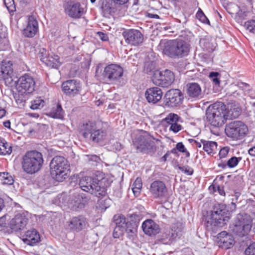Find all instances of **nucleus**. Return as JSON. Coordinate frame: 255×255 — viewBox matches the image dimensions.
<instances>
[{
    "label": "nucleus",
    "mask_w": 255,
    "mask_h": 255,
    "mask_svg": "<svg viewBox=\"0 0 255 255\" xmlns=\"http://www.w3.org/2000/svg\"><path fill=\"white\" fill-rule=\"evenodd\" d=\"M158 49L167 56L172 58H179L188 55L190 46L182 40H161Z\"/></svg>",
    "instance_id": "1"
},
{
    "label": "nucleus",
    "mask_w": 255,
    "mask_h": 255,
    "mask_svg": "<svg viewBox=\"0 0 255 255\" xmlns=\"http://www.w3.org/2000/svg\"><path fill=\"white\" fill-rule=\"evenodd\" d=\"M42 153L37 150L27 151L22 156V169L27 174H33L38 172L43 164Z\"/></svg>",
    "instance_id": "2"
},
{
    "label": "nucleus",
    "mask_w": 255,
    "mask_h": 255,
    "mask_svg": "<svg viewBox=\"0 0 255 255\" xmlns=\"http://www.w3.org/2000/svg\"><path fill=\"white\" fill-rule=\"evenodd\" d=\"M227 209L225 205L216 204L213 206L211 214L206 219V227L208 230L215 231L219 227L226 224L225 216Z\"/></svg>",
    "instance_id": "3"
},
{
    "label": "nucleus",
    "mask_w": 255,
    "mask_h": 255,
    "mask_svg": "<svg viewBox=\"0 0 255 255\" xmlns=\"http://www.w3.org/2000/svg\"><path fill=\"white\" fill-rule=\"evenodd\" d=\"M253 227V219L245 213L238 214L230 225V231L235 235L243 237L247 235Z\"/></svg>",
    "instance_id": "4"
},
{
    "label": "nucleus",
    "mask_w": 255,
    "mask_h": 255,
    "mask_svg": "<svg viewBox=\"0 0 255 255\" xmlns=\"http://www.w3.org/2000/svg\"><path fill=\"white\" fill-rule=\"evenodd\" d=\"M49 166L51 176L55 180L62 182L68 177L69 165L64 157L55 156L51 160Z\"/></svg>",
    "instance_id": "5"
},
{
    "label": "nucleus",
    "mask_w": 255,
    "mask_h": 255,
    "mask_svg": "<svg viewBox=\"0 0 255 255\" xmlns=\"http://www.w3.org/2000/svg\"><path fill=\"white\" fill-rule=\"evenodd\" d=\"M124 70L123 68L118 64H111L102 68V65L97 66L96 76L100 79L107 82L114 83L120 80L123 76Z\"/></svg>",
    "instance_id": "6"
},
{
    "label": "nucleus",
    "mask_w": 255,
    "mask_h": 255,
    "mask_svg": "<svg viewBox=\"0 0 255 255\" xmlns=\"http://www.w3.org/2000/svg\"><path fill=\"white\" fill-rule=\"evenodd\" d=\"M225 111V106L222 102L211 105L206 111L208 121L215 127L222 126L227 120Z\"/></svg>",
    "instance_id": "7"
},
{
    "label": "nucleus",
    "mask_w": 255,
    "mask_h": 255,
    "mask_svg": "<svg viewBox=\"0 0 255 255\" xmlns=\"http://www.w3.org/2000/svg\"><path fill=\"white\" fill-rule=\"evenodd\" d=\"M80 130L85 138L95 142L103 140L107 135L105 130L98 128L96 124L91 121L83 123L80 126Z\"/></svg>",
    "instance_id": "8"
},
{
    "label": "nucleus",
    "mask_w": 255,
    "mask_h": 255,
    "mask_svg": "<svg viewBox=\"0 0 255 255\" xmlns=\"http://www.w3.org/2000/svg\"><path fill=\"white\" fill-rule=\"evenodd\" d=\"M79 186L82 190L95 196L100 197L106 194V189L96 178L85 176L80 179Z\"/></svg>",
    "instance_id": "9"
},
{
    "label": "nucleus",
    "mask_w": 255,
    "mask_h": 255,
    "mask_svg": "<svg viewBox=\"0 0 255 255\" xmlns=\"http://www.w3.org/2000/svg\"><path fill=\"white\" fill-rule=\"evenodd\" d=\"M248 131L247 126L242 122L236 121L226 126L225 132L227 135L234 140L242 138Z\"/></svg>",
    "instance_id": "10"
},
{
    "label": "nucleus",
    "mask_w": 255,
    "mask_h": 255,
    "mask_svg": "<svg viewBox=\"0 0 255 255\" xmlns=\"http://www.w3.org/2000/svg\"><path fill=\"white\" fill-rule=\"evenodd\" d=\"M154 138L149 135H140L134 141V146L138 152L153 153L156 150Z\"/></svg>",
    "instance_id": "11"
},
{
    "label": "nucleus",
    "mask_w": 255,
    "mask_h": 255,
    "mask_svg": "<svg viewBox=\"0 0 255 255\" xmlns=\"http://www.w3.org/2000/svg\"><path fill=\"white\" fill-rule=\"evenodd\" d=\"M175 79L173 73L169 70L163 71H155L151 77L154 84L163 87H168L170 86Z\"/></svg>",
    "instance_id": "12"
},
{
    "label": "nucleus",
    "mask_w": 255,
    "mask_h": 255,
    "mask_svg": "<svg viewBox=\"0 0 255 255\" xmlns=\"http://www.w3.org/2000/svg\"><path fill=\"white\" fill-rule=\"evenodd\" d=\"M35 82L34 78L29 74H24L20 77L17 81L16 89L21 95L30 94L34 91Z\"/></svg>",
    "instance_id": "13"
},
{
    "label": "nucleus",
    "mask_w": 255,
    "mask_h": 255,
    "mask_svg": "<svg viewBox=\"0 0 255 255\" xmlns=\"http://www.w3.org/2000/svg\"><path fill=\"white\" fill-rule=\"evenodd\" d=\"M149 191L154 198L162 199L166 196L167 189L163 181L155 180L151 183Z\"/></svg>",
    "instance_id": "14"
},
{
    "label": "nucleus",
    "mask_w": 255,
    "mask_h": 255,
    "mask_svg": "<svg viewBox=\"0 0 255 255\" xmlns=\"http://www.w3.org/2000/svg\"><path fill=\"white\" fill-rule=\"evenodd\" d=\"M127 43L137 46L142 43L143 36L138 30L131 29L125 31L123 33Z\"/></svg>",
    "instance_id": "15"
},
{
    "label": "nucleus",
    "mask_w": 255,
    "mask_h": 255,
    "mask_svg": "<svg viewBox=\"0 0 255 255\" xmlns=\"http://www.w3.org/2000/svg\"><path fill=\"white\" fill-rule=\"evenodd\" d=\"M165 105L168 107H174L181 103L183 96L180 90L172 89L169 90L165 95Z\"/></svg>",
    "instance_id": "16"
},
{
    "label": "nucleus",
    "mask_w": 255,
    "mask_h": 255,
    "mask_svg": "<svg viewBox=\"0 0 255 255\" xmlns=\"http://www.w3.org/2000/svg\"><path fill=\"white\" fill-rule=\"evenodd\" d=\"M12 63L10 61H3L0 64V80L10 83L12 81Z\"/></svg>",
    "instance_id": "17"
},
{
    "label": "nucleus",
    "mask_w": 255,
    "mask_h": 255,
    "mask_svg": "<svg viewBox=\"0 0 255 255\" xmlns=\"http://www.w3.org/2000/svg\"><path fill=\"white\" fill-rule=\"evenodd\" d=\"M62 89L63 92L69 96H74L79 94L80 84L75 80H67L63 83Z\"/></svg>",
    "instance_id": "18"
},
{
    "label": "nucleus",
    "mask_w": 255,
    "mask_h": 255,
    "mask_svg": "<svg viewBox=\"0 0 255 255\" xmlns=\"http://www.w3.org/2000/svg\"><path fill=\"white\" fill-rule=\"evenodd\" d=\"M250 85L242 82L236 84H231L229 88V93L235 98L242 97L244 92L250 91Z\"/></svg>",
    "instance_id": "19"
},
{
    "label": "nucleus",
    "mask_w": 255,
    "mask_h": 255,
    "mask_svg": "<svg viewBox=\"0 0 255 255\" xmlns=\"http://www.w3.org/2000/svg\"><path fill=\"white\" fill-rule=\"evenodd\" d=\"M217 243L219 247L225 249L231 248L235 243L234 238L231 234L223 231L217 235Z\"/></svg>",
    "instance_id": "20"
},
{
    "label": "nucleus",
    "mask_w": 255,
    "mask_h": 255,
    "mask_svg": "<svg viewBox=\"0 0 255 255\" xmlns=\"http://www.w3.org/2000/svg\"><path fill=\"white\" fill-rule=\"evenodd\" d=\"M21 239L26 245L33 246L36 245L40 241L39 233L34 229L27 231L22 236Z\"/></svg>",
    "instance_id": "21"
},
{
    "label": "nucleus",
    "mask_w": 255,
    "mask_h": 255,
    "mask_svg": "<svg viewBox=\"0 0 255 255\" xmlns=\"http://www.w3.org/2000/svg\"><path fill=\"white\" fill-rule=\"evenodd\" d=\"M38 29V22L32 15L29 16L27 19L26 27L23 30V34L27 37H33Z\"/></svg>",
    "instance_id": "22"
},
{
    "label": "nucleus",
    "mask_w": 255,
    "mask_h": 255,
    "mask_svg": "<svg viewBox=\"0 0 255 255\" xmlns=\"http://www.w3.org/2000/svg\"><path fill=\"white\" fill-rule=\"evenodd\" d=\"M145 96L148 103L155 104L161 99L162 92L159 88H150L146 90Z\"/></svg>",
    "instance_id": "23"
},
{
    "label": "nucleus",
    "mask_w": 255,
    "mask_h": 255,
    "mask_svg": "<svg viewBox=\"0 0 255 255\" xmlns=\"http://www.w3.org/2000/svg\"><path fill=\"white\" fill-rule=\"evenodd\" d=\"M142 229L144 233L148 236H154L160 232L158 225L151 219H147L142 224Z\"/></svg>",
    "instance_id": "24"
},
{
    "label": "nucleus",
    "mask_w": 255,
    "mask_h": 255,
    "mask_svg": "<svg viewBox=\"0 0 255 255\" xmlns=\"http://www.w3.org/2000/svg\"><path fill=\"white\" fill-rule=\"evenodd\" d=\"M27 223V219L25 216L22 214H18L10 221L9 226L12 230L17 231L23 229Z\"/></svg>",
    "instance_id": "25"
},
{
    "label": "nucleus",
    "mask_w": 255,
    "mask_h": 255,
    "mask_svg": "<svg viewBox=\"0 0 255 255\" xmlns=\"http://www.w3.org/2000/svg\"><path fill=\"white\" fill-rule=\"evenodd\" d=\"M87 225L86 219L82 216L73 217L70 220L69 228L75 232H79L85 229Z\"/></svg>",
    "instance_id": "26"
},
{
    "label": "nucleus",
    "mask_w": 255,
    "mask_h": 255,
    "mask_svg": "<svg viewBox=\"0 0 255 255\" xmlns=\"http://www.w3.org/2000/svg\"><path fill=\"white\" fill-rule=\"evenodd\" d=\"M183 226L181 223L174 224L172 227V233L165 235L167 238V241L163 240L165 244H170L172 241L177 238H180L182 235Z\"/></svg>",
    "instance_id": "27"
},
{
    "label": "nucleus",
    "mask_w": 255,
    "mask_h": 255,
    "mask_svg": "<svg viewBox=\"0 0 255 255\" xmlns=\"http://www.w3.org/2000/svg\"><path fill=\"white\" fill-rule=\"evenodd\" d=\"M79 3H68L65 8L66 12L71 17L79 18L82 16L83 11Z\"/></svg>",
    "instance_id": "28"
},
{
    "label": "nucleus",
    "mask_w": 255,
    "mask_h": 255,
    "mask_svg": "<svg viewBox=\"0 0 255 255\" xmlns=\"http://www.w3.org/2000/svg\"><path fill=\"white\" fill-rule=\"evenodd\" d=\"M187 87V94L188 96L194 98H199L202 97L201 88L198 84L189 83Z\"/></svg>",
    "instance_id": "29"
},
{
    "label": "nucleus",
    "mask_w": 255,
    "mask_h": 255,
    "mask_svg": "<svg viewBox=\"0 0 255 255\" xmlns=\"http://www.w3.org/2000/svg\"><path fill=\"white\" fill-rule=\"evenodd\" d=\"M12 147L4 139L0 138V155L10 154Z\"/></svg>",
    "instance_id": "30"
},
{
    "label": "nucleus",
    "mask_w": 255,
    "mask_h": 255,
    "mask_svg": "<svg viewBox=\"0 0 255 255\" xmlns=\"http://www.w3.org/2000/svg\"><path fill=\"white\" fill-rule=\"evenodd\" d=\"M203 145V149L208 154L214 153L216 152L217 148V143L216 142L212 141H202Z\"/></svg>",
    "instance_id": "31"
},
{
    "label": "nucleus",
    "mask_w": 255,
    "mask_h": 255,
    "mask_svg": "<svg viewBox=\"0 0 255 255\" xmlns=\"http://www.w3.org/2000/svg\"><path fill=\"white\" fill-rule=\"evenodd\" d=\"M45 63L47 66L57 68L60 65V63L59 61V57L57 55H49L46 60H45Z\"/></svg>",
    "instance_id": "32"
},
{
    "label": "nucleus",
    "mask_w": 255,
    "mask_h": 255,
    "mask_svg": "<svg viewBox=\"0 0 255 255\" xmlns=\"http://www.w3.org/2000/svg\"><path fill=\"white\" fill-rule=\"evenodd\" d=\"M114 221L117 225L116 227V230H121L122 229V232L123 231V229L126 222V219L125 217L121 214L116 215L114 217Z\"/></svg>",
    "instance_id": "33"
},
{
    "label": "nucleus",
    "mask_w": 255,
    "mask_h": 255,
    "mask_svg": "<svg viewBox=\"0 0 255 255\" xmlns=\"http://www.w3.org/2000/svg\"><path fill=\"white\" fill-rule=\"evenodd\" d=\"M200 44L204 50L208 51L209 52L214 51L215 48L214 45L207 38L201 39L200 40Z\"/></svg>",
    "instance_id": "34"
},
{
    "label": "nucleus",
    "mask_w": 255,
    "mask_h": 255,
    "mask_svg": "<svg viewBox=\"0 0 255 255\" xmlns=\"http://www.w3.org/2000/svg\"><path fill=\"white\" fill-rule=\"evenodd\" d=\"M51 117L53 118L62 119L64 117V112L60 105H58L56 108L52 109L49 113Z\"/></svg>",
    "instance_id": "35"
},
{
    "label": "nucleus",
    "mask_w": 255,
    "mask_h": 255,
    "mask_svg": "<svg viewBox=\"0 0 255 255\" xmlns=\"http://www.w3.org/2000/svg\"><path fill=\"white\" fill-rule=\"evenodd\" d=\"M0 181L3 185H11L13 183V177L8 172H0Z\"/></svg>",
    "instance_id": "36"
},
{
    "label": "nucleus",
    "mask_w": 255,
    "mask_h": 255,
    "mask_svg": "<svg viewBox=\"0 0 255 255\" xmlns=\"http://www.w3.org/2000/svg\"><path fill=\"white\" fill-rule=\"evenodd\" d=\"M142 186L141 179L137 178L134 181L132 187V191L135 196H138L140 194Z\"/></svg>",
    "instance_id": "37"
},
{
    "label": "nucleus",
    "mask_w": 255,
    "mask_h": 255,
    "mask_svg": "<svg viewBox=\"0 0 255 255\" xmlns=\"http://www.w3.org/2000/svg\"><path fill=\"white\" fill-rule=\"evenodd\" d=\"M111 4L107 2H103L101 6L102 14L104 16L108 17L113 12L114 9L112 8Z\"/></svg>",
    "instance_id": "38"
},
{
    "label": "nucleus",
    "mask_w": 255,
    "mask_h": 255,
    "mask_svg": "<svg viewBox=\"0 0 255 255\" xmlns=\"http://www.w3.org/2000/svg\"><path fill=\"white\" fill-rule=\"evenodd\" d=\"M179 120V117L177 115L173 113H170L164 119V121L170 126L172 124H174L177 123Z\"/></svg>",
    "instance_id": "39"
},
{
    "label": "nucleus",
    "mask_w": 255,
    "mask_h": 255,
    "mask_svg": "<svg viewBox=\"0 0 255 255\" xmlns=\"http://www.w3.org/2000/svg\"><path fill=\"white\" fill-rule=\"evenodd\" d=\"M141 219V216L139 214L136 213L129 215L128 220H129L132 224V229H137L139 223Z\"/></svg>",
    "instance_id": "40"
},
{
    "label": "nucleus",
    "mask_w": 255,
    "mask_h": 255,
    "mask_svg": "<svg viewBox=\"0 0 255 255\" xmlns=\"http://www.w3.org/2000/svg\"><path fill=\"white\" fill-rule=\"evenodd\" d=\"M45 102L41 98H37L31 102L30 108L37 110L42 108L44 106Z\"/></svg>",
    "instance_id": "41"
},
{
    "label": "nucleus",
    "mask_w": 255,
    "mask_h": 255,
    "mask_svg": "<svg viewBox=\"0 0 255 255\" xmlns=\"http://www.w3.org/2000/svg\"><path fill=\"white\" fill-rule=\"evenodd\" d=\"M241 159V157H232L228 161L227 165L230 168H234L238 164Z\"/></svg>",
    "instance_id": "42"
},
{
    "label": "nucleus",
    "mask_w": 255,
    "mask_h": 255,
    "mask_svg": "<svg viewBox=\"0 0 255 255\" xmlns=\"http://www.w3.org/2000/svg\"><path fill=\"white\" fill-rule=\"evenodd\" d=\"M245 27L252 33H255V20H249L245 23Z\"/></svg>",
    "instance_id": "43"
},
{
    "label": "nucleus",
    "mask_w": 255,
    "mask_h": 255,
    "mask_svg": "<svg viewBox=\"0 0 255 255\" xmlns=\"http://www.w3.org/2000/svg\"><path fill=\"white\" fill-rule=\"evenodd\" d=\"M49 54L46 49L42 48H40L38 52V56L40 60L43 62H45V60L47 59Z\"/></svg>",
    "instance_id": "44"
},
{
    "label": "nucleus",
    "mask_w": 255,
    "mask_h": 255,
    "mask_svg": "<svg viewBox=\"0 0 255 255\" xmlns=\"http://www.w3.org/2000/svg\"><path fill=\"white\" fill-rule=\"evenodd\" d=\"M4 3L7 10L12 12L15 10V7L13 0H3Z\"/></svg>",
    "instance_id": "45"
},
{
    "label": "nucleus",
    "mask_w": 255,
    "mask_h": 255,
    "mask_svg": "<svg viewBox=\"0 0 255 255\" xmlns=\"http://www.w3.org/2000/svg\"><path fill=\"white\" fill-rule=\"evenodd\" d=\"M132 222L128 220V221H126L123 231L125 230L128 232L134 233L136 231L137 229H132Z\"/></svg>",
    "instance_id": "46"
},
{
    "label": "nucleus",
    "mask_w": 255,
    "mask_h": 255,
    "mask_svg": "<svg viewBox=\"0 0 255 255\" xmlns=\"http://www.w3.org/2000/svg\"><path fill=\"white\" fill-rule=\"evenodd\" d=\"M220 75L218 72H212L210 73L209 77L212 79L215 84L219 85L220 84V80L218 76Z\"/></svg>",
    "instance_id": "47"
},
{
    "label": "nucleus",
    "mask_w": 255,
    "mask_h": 255,
    "mask_svg": "<svg viewBox=\"0 0 255 255\" xmlns=\"http://www.w3.org/2000/svg\"><path fill=\"white\" fill-rule=\"evenodd\" d=\"M245 255H255V243L251 244L246 249Z\"/></svg>",
    "instance_id": "48"
},
{
    "label": "nucleus",
    "mask_w": 255,
    "mask_h": 255,
    "mask_svg": "<svg viewBox=\"0 0 255 255\" xmlns=\"http://www.w3.org/2000/svg\"><path fill=\"white\" fill-rule=\"evenodd\" d=\"M196 16L200 20L203 22L206 23L207 22L208 23H209V20L207 19L203 12L200 9H199V10L197 12Z\"/></svg>",
    "instance_id": "49"
},
{
    "label": "nucleus",
    "mask_w": 255,
    "mask_h": 255,
    "mask_svg": "<svg viewBox=\"0 0 255 255\" xmlns=\"http://www.w3.org/2000/svg\"><path fill=\"white\" fill-rule=\"evenodd\" d=\"M230 150V147L228 146H226L222 148L219 153V156L220 158H223L227 156Z\"/></svg>",
    "instance_id": "50"
},
{
    "label": "nucleus",
    "mask_w": 255,
    "mask_h": 255,
    "mask_svg": "<svg viewBox=\"0 0 255 255\" xmlns=\"http://www.w3.org/2000/svg\"><path fill=\"white\" fill-rule=\"evenodd\" d=\"M89 161L93 165H96L98 163L101 161L100 157L96 155H93L90 156Z\"/></svg>",
    "instance_id": "51"
},
{
    "label": "nucleus",
    "mask_w": 255,
    "mask_h": 255,
    "mask_svg": "<svg viewBox=\"0 0 255 255\" xmlns=\"http://www.w3.org/2000/svg\"><path fill=\"white\" fill-rule=\"evenodd\" d=\"M182 128V126L178 123V122L176 124H172L169 127V130L173 131L175 133H176L179 131Z\"/></svg>",
    "instance_id": "52"
},
{
    "label": "nucleus",
    "mask_w": 255,
    "mask_h": 255,
    "mask_svg": "<svg viewBox=\"0 0 255 255\" xmlns=\"http://www.w3.org/2000/svg\"><path fill=\"white\" fill-rule=\"evenodd\" d=\"M179 169L188 175H192L193 172V170L188 166L179 167Z\"/></svg>",
    "instance_id": "53"
},
{
    "label": "nucleus",
    "mask_w": 255,
    "mask_h": 255,
    "mask_svg": "<svg viewBox=\"0 0 255 255\" xmlns=\"http://www.w3.org/2000/svg\"><path fill=\"white\" fill-rule=\"evenodd\" d=\"M97 35L99 37L100 39H101L102 41H107L108 40V35L102 32H97Z\"/></svg>",
    "instance_id": "54"
},
{
    "label": "nucleus",
    "mask_w": 255,
    "mask_h": 255,
    "mask_svg": "<svg viewBox=\"0 0 255 255\" xmlns=\"http://www.w3.org/2000/svg\"><path fill=\"white\" fill-rule=\"evenodd\" d=\"M177 149L180 152H184L185 151V148L184 145L182 142H179L176 144Z\"/></svg>",
    "instance_id": "55"
},
{
    "label": "nucleus",
    "mask_w": 255,
    "mask_h": 255,
    "mask_svg": "<svg viewBox=\"0 0 255 255\" xmlns=\"http://www.w3.org/2000/svg\"><path fill=\"white\" fill-rule=\"evenodd\" d=\"M6 218L5 217L2 216L0 218V227H4L6 225Z\"/></svg>",
    "instance_id": "56"
},
{
    "label": "nucleus",
    "mask_w": 255,
    "mask_h": 255,
    "mask_svg": "<svg viewBox=\"0 0 255 255\" xmlns=\"http://www.w3.org/2000/svg\"><path fill=\"white\" fill-rule=\"evenodd\" d=\"M249 153L253 156H255V146L251 148L249 150Z\"/></svg>",
    "instance_id": "57"
},
{
    "label": "nucleus",
    "mask_w": 255,
    "mask_h": 255,
    "mask_svg": "<svg viewBox=\"0 0 255 255\" xmlns=\"http://www.w3.org/2000/svg\"><path fill=\"white\" fill-rule=\"evenodd\" d=\"M218 192L221 195H225V191L224 190H223V188L222 187H218Z\"/></svg>",
    "instance_id": "58"
},
{
    "label": "nucleus",
    "mask_w": 255,
    "mask_h": 255,
    "mask_svg": "<svg viewBox=\"0 0 255 255\" xmlns=\"http://www.w3.org/2000/svg\"><path fill=\"white\" fill-rule=\"evenodd\" d=\"M4 206L3 200L0 197V211L3 208Z\"/></svg>",
    "instance_id": "59"
},
{
    "label": "nucleus",
    "mask_w": 255,
    "mask_h": 255,
    "mask_svg": "<svg viewBox=\"0 0 255 255\" xmlns=\"http://www.w3.org/2000/svg\"><path fill=\"white\" fill-rule=\"evenodd\" d=\"M6 112L5 110L4 109H0V119L2 118L5 115Z\"/></svg>",
    "instance_id": "60"
},
{
    "label": "nucleus",
    "mask_w": 255,
    "mask_h": 255,
    "mask_svg": "<svg viewBox=\"0 0 255 255\" xmlns=\"http://www.w3.org/2000/svg\"><path fill=\"white\" fill-rule=\"evenodd\" d=\"M3 125L5 127L9 128L10 127V123L9 121H7L3 123Z\"/></svg>",
    "instance_id": "61"
},
{
    "label": "nucleus",
    "mask_w": 255,
    "mask_h": 255,
    "mask_svg": "<svg viewBox=\"0 0 255 255\" xmlns=\"http://www.w3.org/2000/svg\"><path fill=\"white\" fill-rule=\"evenodd\" d=\"M119 230H116V228L114 230V233H113V236H114V237L116 238H119V235L118 234V232Z\"/></svg>",
    "instance_id": "62"
},
{
    "label": "nucleus",
    "mask_w": 255,
    "mask_h": 255,
    "mask_svg": "<svg viewBox=\"0 0 255 255\" xmlns=\"http://www.w3.org/2000/svg\"><path fill=\"white\" fill-rule=\"evenodd\" d=\"M58 199L60 200L61 199H62V200H63L64 199V195H61L60 196H59L58 197Z\"/></svg>",
    "instance_id": "63"
},
{
    "label": "nucleus",
    "mask_w": 255,
    "mask_h": 255,
    "mask_svg": "<svg viewBox=\"0 0 255 255\" xmlns=\"http://www.w3.org/2000/svg\"><path fill=\"white\" fill-rule=\"evenodd\" d=\"M196 145H197V146H198L199 147H201V144L200 142H196Z\"/></svg>",
    "instance_id": "64"
}]
</instances>
